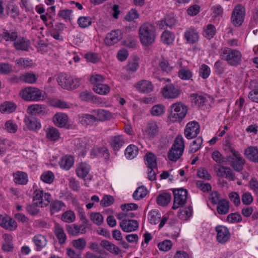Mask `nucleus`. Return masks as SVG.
<instances>
[{"instance_id": "64", "label": "nucleus", "mask_w": 258, "mask_h": 258, "mask_svg": "<svg viewBox=\"0 0 258 258\" xmlns=\"http://www.w3.org/2000/svg\"><path fill=\"white\" fill-rule=\"evenodd\" d=\"M165 111V107L163 105L158 104L154 106L151 111V114L154 116L162 115Z\"/></svg>"}, {"instance_id": "15", "label": "nucleus", "mask_w": 258, "mask_h": 258, "mask_svg": "<svg viewBox=\"0 0 258 258\" xmlns=\"http://www.w3.org/2000/svg\"><path fill=\"white\" fill-rule=\"evenodd\" d=\"M159 126L158 123L155 121H150L147 123L144 134L148 138L151 139L158 135Z\"/></svg>"}, {"instance_id": "28", "label": "nucleus", "mask_w": 258, "mask_h": 258, "mask_svg": "<svg viewBox=\"0 0 258 258\" xmlns=\"http://www.w3.org/2000/svg\"><path fill=\"white\" fill-rule=\"evenodd\" d=\"M184 38L188 43H195L199 39V34L196 29L190 28L184 33Z\"/></svg>"}, {"instance_id": "62", "label": "nucleus", "mask_w": 258, "mask_h": 258, "mask_svg": "<svg viewBox=\"0 0 258 258\" xmlns=\"http://www.w3.org/2000/svg\"><path fill=\"white\" fill-rule=\"evenodd\" d=\"M225 65L222 61L218 60L214 64V69L215 73L218 75H221L224 72Z\"/></svg>"}, {"instance_id": "33", "label": "nucleus", "mask_w": 258, "mask_h": 258, "mask_svg": "<svg viewBox=\"0 0 258 258\" xmlns=\"http://www.w3.org/2000/svg\"><path fill=\"white\" fill-rule=\"evenodd\" d=\"M14 181L19 184H26L28 181V175L23 171H17L13 174Z\"/></svg>"}, {"instance_id": "59", "label": "nucleus", "mask_w": 258, "mask_h": 258, "mask_svg": "<svg viewBox=\"0 0 258 258\" xmlns=\"http://www.w3.org/2000/svg\"><path fill=\"white\" fill-rule=\"evenodd\" d=\"M211 73L210 68L206 64H202L199 69L200 76L206 79L209 77Z\"/></svg>"}, {"instance_id": "49", "label": "nucleus", "mask_w": 258, "mask_h": 258, "mask_svg": "<svg viewBox=\"0 0 258 258\" xmlns=\"http://www.w3.org/2000/svg\"><path fill=\"white\" fill-rule=\"evenodd\" d=\"M63 29V25L62 24H58L55 26L50 32V35L55 39L57 40H62V37H60L59 32Z\"/></svg>"}, {"instance_id": "50", "label": "nucleus", "mask_w": 258, "mask_h": 258, "mask_svg": "<svg viewBox=\"0 0 258 258\" xmlns=\"http://www.w3.org/2000/svg\"><path fill=\"white\" fill-rule=\"evenodd\" d=\"M18 37V32L16 31H12L10 32L7 30H4L3 38L6 41H14L16 40V39Z\"/></svg>"}, {"instance_id": "6", "label": "nucleus", "mask_w": 258, "mask_h": 258, "mask_svg": "<svg viewBox=\"0 0 258 258\" xmlns=\"http://www.w3.org/2000/svg\"><path fill=\"white\" fill-rule=\"evenodd\" d=\"M22 97L27 101H38L45 98V93L38 88L29 87L25 88L21 93Z\"/></svg>"}, {"instance_id": "38", "label": "nucleus", "mask_w": 258, "mask_h": 258, "mask_svg": "<svg viewBox=\"0 0 258 258\" xmlns=\"http://www.w3.org/2000/svg\"><path fill=\"white\" fill-rule=\"evenodd\" d=\"M171 200V195L164 192L159 195L157 198V203L161 206H166L170 202Z\"/></svg>"}, {"instance_id": "5", "label": "nucleus", "mask_w": 258, "mask_h": 258, "mask_svg": "<svg viewBox=\"0 0 258 258\" xmlns=\"http://www.w3.org/2000/svg\"><path fill=\"white\" fill-rule=\"evenodd\" d=\"M57 82L63 89L74 90L80 86V79L65 73L60 74L57 77Z\"/></svg>"}, {"instance_id": "11", "label": "nucleus", "mask_w": 258, "mask_h": 258, "mask_svg": "<svg viewBox=\"0 0 258 258\" xmlns=\"http://www.w3.org/2000/svg\"><path fill=\"white\" fill-rule=\"evenodd\" d=\"M122 37L123 33L121 30L119 29L112 30L106 35L104 42L106 45L111 46L119 42Z\"/></svg>"}, {"instance_id": "31", "label": "nucleus", "mask_w": 258, "mask_h": 258, "mask_svg": "<svg viewBox=\"0 0 258 258\" xmlns=\"http://www.w3.org/2000/svg\"><path fill=\"white\" fill-rule=\"evenodd\" d=\"M91 155L94 157L101 156L105 159H108L109 153L108 150L106 147H94L91 153Z\"/></svg>"}, {"instance_id": "44", "label": "nucleus", "mask_w": 258, "mask_h": 258, "mask_svg": "<svg viewBox=\"0 0 258 258\" xmlns=\"http://www.w3.org/2000/svg\"><path fill=\"white\" fill-rule=\"evenodd\" d=\"M93 90L99 94L106 95L110 92V88L107 85L101 83L95 85Z\"/></svg>"}, {"instance_id": "37", "label": "nucleus", "mask_w": 258, "mask_h": 258, "mask_svg": "<svg viewBox=\"0 0 258 258\" xmlns=\"http://www.w3.org/2000/svg\"><path fill=\"white\" fill-rule=\"evenodd\" d=\"M229 209V202L227 200L223 199L219 201L217 207V212L221 215L227 214Z\"/></svg>"}, {"instance_id": "12", "label": "nucleus", "mask_w": 258, "mask_h": 258, "mask_svg": "<svg viewBox=\"0 0 258 258\" xmlns=\"http://www.w3.org/2000/svg\"><path fill=\"white\" fill-rule=\"evenodd\" d=\"M162 92L163 95L166 98H176L181 93L180 88L173 84L165 85L162 89Z\"/></svg>"}, {"instance_id": "56", "label": "nucleus", "mask_w": 258, "mask_h": 258, "mask_svg": "<svg viewBox=\"0 0 258 258\" xmlns=\"http://www.w3.org/2000/svg\"><path fill=\"white\" fill-rule=\"evenodd\" d=\"M212 159L218 163L219 165H225L226 164V159L223 158L221 154L218 151H215L213 152L212 155Z\"/></svg>"}, {"instance_id": "42", "label": "nucleus", "mask_w": 258, "mask_h": 258, "mask_svg": "<svg viewBox=\"0 0 258 258\" xmlns=\"http://www.w3.org/2000/svg\"><path fill=\"white\" fill-rule=\"evenodd\" d=\"M33 241L37 247V250H39L45 247L47 244L46 238L42 235L35 236L33 238Z\"/></svg>"}, {"instance_id": "55", "label": "nucleus", "mask_w": 258, "mask_h": 258, "mask_svg": "<svg viewBox=\"0 0 258 258\" xmlns=\"http://www.w3.org/2000/svg\"><path fill=\"white\" fill-rule=\"evenodd\" d=\"M78 24L80 27L86 28L92 24V19L90 17H80L78 20Z\"/></svg>"}, {"instance_id": "13", "label": "nucleus", "mask_w": 258, "mask_h": 258, "mask_svg": "<svg viewBox=\"0 0 258 258\" xmlns=\"http://www.w3.org/2000/svg\"><path fill=\"white\" fill-rule=\"evenodd\" d=\"M0 225L10 231L15 230L18 227L17 222L7 215H0Z\"/></svg>"}, {"instance_id": "19", "label": "nucleus", "mask_w": 258, "mask_h": 258, "mask_svg": "<svg viewBox=\"0 0 258 258\" xmlns=\"http://www.w3.org/2000/svg\"><path fill=\"white\" fill-rule=\"evenodd\" d=\"M69 118L67 114L58 112L53 116L52 121L54 124L57 127H64L68 123Z\"/></svg>"}, {"instance_id": "1", "label": "nucleus", "mask_w": 258, "mask_h": 258, "mask_svg": "<svg viewBox=\"0 0 258 258\" xmlns=\"http://www.w3.org/2000/svg\"><path fill=\"white\" fill-rule=\"evenodd\" d=\"M139 34L141 43L146 46H149L154 42L156 38L155 27L151 23H144L139 28Z\"/></svg>"}, {"instance_id": "48", "label": "nucleus", "mask_w": 258, "mask_h": 258, "mask_svg": "<svg viewBox=\"0 0 258 258\" xmlns=\"http://www.w3.org/2000/svg\"><path fill=\"white\" fill-rule=\"evenodd\" d=\"M75 146L82 156H84L87 150L89 149V145L86 141L78 140L75 143Z\"/></svg>"}, {"instance_id": "22", "label": "nucleus", "mask_w": 258, "mask_h": 258, "mask_svg": "<svg viewBox=\"0 0 258 258\" xmlns=\"http://www.w3.org/2000/svg\"><path fill=\"white\" fill-rule=\"evenodd\" d=\"M24 122L27 127L31 131H35L41 127L40 122L33 115H26L24 119Z\"/></svg>"}, {"instance_id": "18", "label": "nucleus", "mask_w": 258, "mask_h": 258, "mask_svg": "<svg viewBox=\"0 0 258 258\" xmlns=\"http://www.w3.org/2000/svg\"><path fill=\"white\" fill-rule=\"evenodd\" d=\"M134 87L140 92L144 93H149L151 92L154 89L152 83L146 80L139 81L135 84Z\"/></svg>"}, {"instance_id": "54", "label": "nucleus", "mask_w": 258, "mask_h": 258, "mask_svg": "<svg viewBox=\"0 0 258 258\" xmlns=\"http://www.w3.org/2000/svg\"><path fill=\"white\" fill-rule=\"evenodd\" d=\"M174 34L171 32L165 31L161 35V40L162 42L166 44H170L174 41Z\"/></svg>"}, {"instance_id": "39", "label": "nucleus", "mask_w": 258, "mask_h": 258, "mask_svg": "<svg viewBox=\"0 0 258 258\" xmlns=\"http://www.w3.org/2000/svg\"><path fill=\"white\" fill-rule=\"evenodd\" d=\"M146 165L149 168H156L157 163L156 156L152 153H148L145 156Z\"/></svg>"}, {"instance_id": "53", "label": "nucleus", "mask_w": 258, "mask_h": 258, "mask_svg": "<svg viewBox=\"0 0 258 258\" xmlns=\"http://www.w3.org/2000/svg\"><path fill=\"white\" fill-rule=\"evenodd\" d=\"M76 219V216L73 211L69 210L64 212L61 216V220L67 223L73 222Z\"/></svg>"}, {"instance_id": "26", "label": "nucleus", "mask_w": 258, "mask_h": 258, "mask_svg": "<svg viewBox=\"0 0 258 258\" xmlns=\"http://www.w3.org/2000/svg\"><path fill=\"white\" fill-rule=\"evenodd\" d=\"M100 246L109 252L115 255L118 254L121 252V250L118 247L107 240H102L100 242Z\"/></svg>"}, {"instance_id": "35", "label": "nucleus", "mask_w": 258, "mask_h": 258, "mask_svg": "<svg viewBox=\"0 0 258 258\" xmlns=\"http://www.w3.org/2000/svg\"><path fill=\"white\" fill-rule=\"evenodd\" d=\"M49 206L51 215H53L60 211L62 208L65 207V204L61 201L55 200L50 203Z\"/></svg>"}, {"instance_id": "29", "label": "nucleus", "mask_w": 258, "mask_h": 258, "mask_svg": "<svg viewBox=\"0 0 258 258\" xmlns=\"http://www.w3.org/2000/svg\"><path fill=\"white\" fill-rule=\"evenodd\" d=\"M92 113L95 116L96 121H104L109 119L111 117V114L110 112L104 109L93 110Z\"/></svg>"}, {"instance_id": "46", "label": "nucleus", "mask_w": 258, "mask_h": 258, "mask_svg": "<svg viewBox=\"0 0 258 258\" xmlns=\"http://www.w3.org/2000/svg\"><path fill=\"white\" fill-rule=\"evenodd\" d=\"M216 33V28L212 24H208L204 30V35L209 39L213 38L215 35Z\"/></svg>"}, {"instance_id": "43", "label": "nucleus", "mask_w": 258, "mask_h": 258, "mask_svg": "<svg viewBox=\"0 0 258 258\" xmlns=\"http://www.w3.org/2000/svg\"><path fill=\"white\" fill-rule=\"evenodd\" d=\"M138 148L134 145H129L125 150V155L128 159L134 158L138 153Z\"/></svg>"}, {"instance_id": "4", "label": "nucleus", "mask_w": 258, "mask_h": 258, "mask_svg": "<svg viewBox=\"0 0 258 258\" xmlns=\"http://www.w3.org/2000/svg\"><path fill=\"white\" fill-rule=\"evenodd\" d=\"M187 106L181 102H176L170 106L169 118L172 122H180L186 116Z\"/></svg>"}, {"instance_id": "41", "label": "nucleus", "mask_w": 258, "mask_h": 258, "mask_svg": "<svg viewBox=\"0 0 258 258\" xmlns=\"http://www.w3.org/2000/svg\"><path fill=\"white\" fill-rule=\"evenodd\" d=\"M203 138L201 137L197 138L190 145L188 152L194 153L198 151L203 144Z\"/></svg>"}, {"instance_id": "8", "label": "nucleus", "mask_w": 258, "mask_h": 258, "mask_svg": "<svg viewBox=\"0 0 258 258\" xmlns=\"http://www.w3.org/2000/svg\"><path fill=\"white\" fill-rule=\"evenodd\" d=\"M245 8L241 5H237L233 10L231 15V22L236 27L241 26L244 21Z\"/></svg>"}, {"instance_id": "36", "label": "nucleus", "mask_w": 258, "mask_h": 258, "mask_svg": "<svg viewBox=\"0 0 258 258\" xmlns=\"http://www.w3.org/2000/svg\"><path fill=\"white\" fill-rule=\"evenodd\" d=\"M60 166L66 170H69L74 164V159L72 156H64L59 162Z\"/></svg>"}, {"instance_id": "17", "label": "nucleus", "mask_w": 258, "mask_h": 258, "mask_svg": "<svg viewBox=\"0 0 258 258\" xmlns=\"http://www.w3.org/2000/svg\"><path fill=\"white\" fill-rule=\"evenodd\" d=\"M218 168L215 167V169L218 176L225 177L232 181L235 180V173L229 167L222 165H218Z\"/></svg>"}, {"instance_id": "52", "label": "nucleus", "mask_w": 258, "mask_h": 258, "mask_svg": "<svg viewBox=\"0 0 258 258\" xmlns=\"http://www.w3.org/2000/svg\"><path fill=\"white\" fill-rule=\"evenodd\" d=\"M72 244L77 249L83 250L86 247L87 242L84 238H79L72 240Z\"/></svg>"}, {"instance_id": "16", "label": "nucleus", "mask_w": 258, "mask_h": 258, "mask_svg": "<svg viewBox=\"0 0 258 258\" xmlns=\"http://www.w3.org/2000/svg\"><path fill=\"white\" fill-rule=\"evenodd\" d=\"M216 231L217 232V239L219 243H224L228 240L230 235L227 227L218 225L216 227Z\"/></svg>"}, {"instance_id": "23", "label": "nucleus", "mask_w": 258, "mask_h": 258, "mask_svg": "<svg viewBox=\"0 0 258 258\" xmlns=\"http://www.w3.org/2000/svg\"><path fill=\"white\" fill-rule=\"evenodd\" d=\"M79 121L83 125L91 126L96 121L94 114L83 113L78 116Z\"/></svg>"}, {"instance_id": "2", "label": "nucleus", "mask_w": 258, "mask_h": 258, "mask_svg": "<svg viewBox=\"0 0 258 258\" xmlns=\"http://www.w3.org/2000/svg\"><path fill=\"white\" fill-rule=\"evenodd\" d=\"M220 56L221 59L226 61L229 65L233 67L238 66L242 58V54L239 51L227 47L221 49Z\"/></svg>"}, {"instance_id": "58", "label": "nucleus", "mask_w": 258, "mask_h": 258, "mask_svg": "<svg viewBox=\"0 0 258 258\" xmlns=\"http://www.w3.org/2000/svg\"><path fill=\"white\" fill-rule=\"evenodd\" d=\"M175 23L176 20L174 18L167 17L165 18L164 20L160 21L159 26L162 29L163 28L165 25L169 28H171L175 25Z\"/></svg>"}, {"instance_id": "9", "label": "nucleus", "mask_w": 258, "mask_h": 258, "mask_svg": "<svg viewBox=\"0 0 258 258\" xmlns=\"http://www.w3.org/2000/svg\"><path fill=\"white\" fill-rule=\"evenodd\" d=\"M229 165L237 172H240L243 169V165L245 164V160L241 157L239 153L231 156L227 155L226 157Z\"/></svg>"}, {"instance_id": "57", "label": "nucleus", "mask_w": 258, "mask_h": 258, "mask_svg": "<svg viewBox=\"0 0 258 258\" xmlns=\"http://www.w3.org/2000/svg\"><path fill=\"white\" fill-rule=\"evenodd\" d=\"M66 231L68 234L72 236H76L80 234L79 228L76 224L67 225L66 226Z\"/></svg>"}, {"instance_id": "61", "label": "nucleus", "mask_w": 258, "mask_h": 258, "mask_svg": "<svg viewBox=\"0 0 258 258\" xmlns=\"http://www.w3.org/2000/svg\"><path fill=\"white\" fill-rule=\"evenodd\" d=\"M191 97L192 98V102L197 105L199 107L203 106L206 100V98L202 95H199L197 94H193Z\"/></svg>"}, {"instance_id": "3", "label": "nucleus", "mask_w": 258, "mask_h": 258, "mask_svg": "<svg viewBox=\"0 0 258 258\" xmlns=\"http://www.w3.org/2000/svg\"><path fill=\"white\" fill-rule=\"evenodd\" d=\"M185 145L182 136L178 135L168 153V159L173 162L177 161L182 155Z\"/></svg>"}, {"instance_id": "40", "label": "nucleus", "mask_w": 258, "mask_h": 258, "mask_svg": "<svg viewBox=\"0 0 258 258\" xmlns=\"http://www.w3.org/2000/svg\"><path fill=\"white\" fill-rule=\"evenodd\" d=\"M16 109V105L15 103L6 101L0 105V111L2 113H11L14 112Z\"/></svg>"}, {"instance_id": "63", "label": "nucleus", "mask_w": 258, "mask_h": 258, "mask_svg": "<svg viewBox=\"0 0 258 258\" xmlns=\"http://www.w3.org/2000/svg\"><path fill=\"white\" fill-rule=\"evenodd\" d=\"M22 79L26 83L33 84L36 82L37 77L33 73H27L23 75Z\"/></svg>"}, {"instance_id": "24", "label": "nucleus", "mask_w": 258, "mask_h": 258, "mask_svg": "<svg viewBox=\"0 0 258 258\" xmlns=\"http://www.w3.org/2000/svg\"><path fill=\"white\" fill-rule=\"evenodd\" d=\"M109 143L113 150L117 151L124 144L125 139L122 135H118L112 137Z\"/></svg>"}, {"instance_id": "47", "label": "nucleus", "mask_w": 258, "mask_h": 258, "mask_svg": "<svg viewBox=\"0 0 258 258\" xmlns=\"http://www.w3.org/2000/svg\"><path fill=\"white\" fill-rule=\"evenodd\" d=\"M192 207H187L180 210L178 214V217L183 220H187L192 215Z\"/></svg>"}, {"instance_id": "27", "label": "nucleus", "mask_w": 258, "mask_h": 258, "mask_svg": "<svg viewBox=\"0 0 258 258\" xmlns=\"http://www.w3.org/2000/svg\"><path fill=\"white\" fill-rule=\"evenodd\" d=\"M53 231L55 236L58 239L59 243L60 244H64L67 240V235L61 226L59 224L56 223Z\"/></svg>"}, {"instance_id": "60", "label": "nucleus", "mask_w": 258, "mask_h": 258, "mask_svg": "<svg viewBox=\"0 0 258 258\" xmlns=\"http://www.w3.org/2000/svg\"><path fill=\"white\" fill-rule=\"evenodd\" d=\"M90 218L91 221L97 225H100L103 222V217L100 213H92Z\"/></svg>"}, {"instance_id": "14", "label": "nucleus", "mask_w": 258, "mask_h": 258, "mask_svg": "<svg viewBox=\"0 0 258 258\" xmlns=\"http://www.w3.org/2000/svg\"><path fill=\"white\" fill-rule=\"evenodd\" d=\"M120 227L125 232L136 231L139 227V223L135 220L124 219L120 222Z\"/></svg>"}, {"instance_id": "25", "label": "nucleus", "mask_w": 258, "mask_h": 258, "mask_svg": "<svg viewBox=\"0 0 258 258\" xmlns=\"http://www.w3.org/2000/svg\"><path fill=\"white\" fill-rule=\"evenodd\" d=\"M4 241L2 244V249L5 252H12L14 246L13 243V236L10 234H5L3 235Z\"/></svg>"}, {"instance_id": "32", "label": "nucleus", "mask_w": 258, "mask_h": 258, "mask_svg": "<svg viewBox=\"0 0 258 258\" xmlns=\"http://www.w3.org/2000/svg\"><path fill=\"white\" fill-rule=\"evenodd\" d=\"M246 157L250 161L258 163V149L254 147H250L245 150Z\"/></svg>"}, {"instance_id": "20", "label": "nucleus", "mask_w": 258, "mask_h": 258, "mask_svg": "<svg viewBox=\"0 0 258 258\" xmlns=\"http://www.w3.org/2000/svg\"><path fill=\"white\" fill-rule=\"evenodd\" d=\"M43 194L42 190L36 189L34 192L33 201L36 206H39L41 207H46L48 205V196L45 194V202L43 201Z\"/></svg>"}, {"instance_id": "45", "label": "nucleus", "mask_w": 258, "mask_h": 258, "mask_svg": "<svg viewBox=\"0 0 258 258\" xmlns=\"http://www.w3.org/2000/svg\"><path fill=\"white\" fill-rule=\"evenodd\" d=\"M147 194V188L144 186H141L137 188L133 196L135 200H139L145 197Z\"/></svg>"}, {"instance_id": "21", "label": "nucleus", "mask_w": 258, "mask_h": 258, "mask_svg": "<svg viewBox=\"0 0 258 258\" xmlns=\"http://www.w3.org/2000/svg\"><path fill=\"white\" fill-rule=\"evenodd\" d=\"M90 169V168L88 164L86 163L82 162L79 164L76 171L79 177L84 179L87 177L88 179L90 180L91 177L89 175Z\"/></svg>"}, {"instance_id": "7", "label": "nucleus", "mask_w": 258, "mask_h": 258, "mask_svg": "<svg viewBox=\"0 0 258 258\" xmlns=\"http://www.w3.org/2000/svg\"><path fill=\"white\" fill-rule=\"evenodd\" d=\"M174 195L173 204L172 209H177L185 205L187 197V190L183 188L174 189L173 190Z\"/></svg>"}, {"instance_id": "51", "label": "nucleus", "mask_w": 258, "mask_h": 258, "mask_svg": "<svg viewBox=\"0 0 258 258\" xmlns=\"http://www.w3.org/2000/svg\"><path fill=\"white\" fill-rule=\"evenodd\" d=\"M61 139V134L59 130L54 127H49V141L56 142Z\"/></svg>"}, {"instance_id": "34", "label": "nucleus", "mask_w": 258, "mask_h": 258, "mask_svg": "<svg viewBox=\"0 0 258 258\" xmlns=\"http://www.w3.org/2000/svg\"><path fill=\"white\" fill-rule=\"evenodd\" d=\"M14 46L17 50L27 51L29 46V41L24 37H21L15 41Z\"/></svg>"}, {"instance_id": "30", "label": "nucleus", "mask_w": 258, "mask_h": 258, "mask_svg": "<svg viewBox=\"0 0 258 258\" xmlns=\"http://www.w3.org/2000/svg\"><path fill=\"white\" fill-rule=\"evenodd\" d=\"M49 105L61 109L70 108L72 104L58 98H49Z\"/></svg>"}, {"instance_id": "10", "label": "nucleus", "mask_w": 258, "mask_h": 258, "mask_svg": "<svg viewBox=\"0 0 258 258\" xmlns=\"http://www.w3.org/2000/svg\"><path fill=\"white\" fill-rule=\"evenodd\" d=\"M200 132V125L197 121L188 122L184 129V135L187 139L196 138Z\"/></svg>"}]
</instances>
